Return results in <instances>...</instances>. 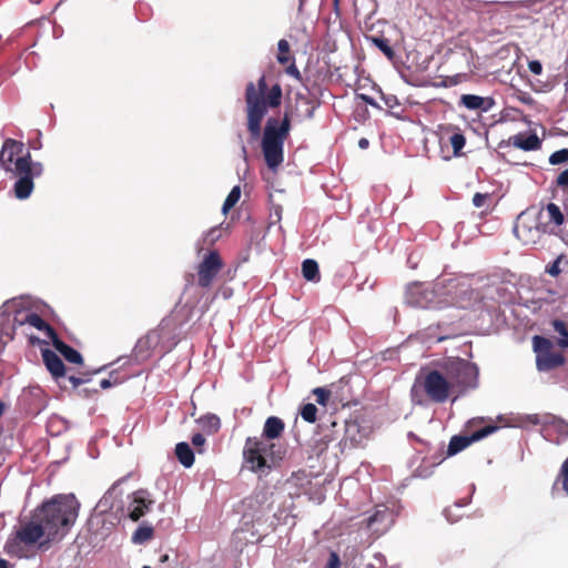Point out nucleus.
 I'll list each match as a JSON object with an SVG mask.
<instances>
[{"label":"nucleus","mask_w":568,"mask_h":568,"mask_svg":"<svg viewBox=\"0 0 568 568\" xmlns=\"http://www.w3.org/2000/svg\"><path fill=\"white\" fill-rule=\"evenodd\" d=\"M0 163L4 171L18 178L13 185L14 196L19 200L28 199L34 187L33 179L43 173V165L33 162L30 152L24 153V144L14 139H7L3 142Z\"/></svg>","instance_id":"1"},{"label":"nucleus","mask_w":568,"mask_h":568,"mask_svg":"<svg viewBox=\"0 0 568 568\" xmlns=\"http://www.w3.org/2000/svg\"><path fill=\"white\" fill-rule=\"evenodd\" d=\"M283 91L278 82L270 83L266 75H261L256 83L248 82L245 87L246 126L251 140L261 136L262 122L270 109L282 104Z\"/></svg>","instance_id":"2"},{"label":"nucleus","mask_w":568,"mask_h":568,"mask_svg":"<svg viewBox=\"0 0 568 568\" xmlns=\"http://www.w3.org/2000/svg\"><path fill=\"white\" fill-rule=\"evenodd\" d=\"M80 503L73 494L55 495L43 501L34 513L48 530V540L42 546L62 540L79 516Z\"/></svg>","instance_id":"3"},{"label":"nucleus","mask_w":568,"mask_h":568,"mask_svg":"<svg viewBox=\"0 0 568 568\" xmlns=\"http://www.w3.org/2000/svg\"><path fill=\"white\" fill-rule=\"evenodd\" d=\"M48 540V530L34 510L31 516L20 519L4 544V551L11 557L31 558L38 550H48L50 546H42Z\"/></svg>","instance_id":"4"},{"label":"nucleus","mask_w":568,"mask_h":568,"mask_svg":"<svg viewBox=\"0 0 568 568\" xmlns=\"http://www.w3.org/2000/svg\"><path fill=\"white\" fill-rule=\"evenodd\" d=\"M291 118L292 112L286 110L282 120L271 116L265 123L261 146L270 169H276L284 160V142L290 135Z\"/></svg>","instance_id":"5"},{"label":"nucleus","mask_w":568,"mask_h":568,"mask_svg":"<svg viewBox=\"0 0 568 568\" xmlns=\"http://www.w3.org/2000/svg\"><path fill=\"white\" fill-rule=\"evenodd\" d=\"M442 368L452 385L453 400L479 385V369L475 363L456 357L447 361Z\"/></svg>","instance_id":"6"},{"label":"nucleus","mask_w":568,"mask_h":568,"mask_svg":"<svg viewBox=\"0 0 568 568\" xmlns=\"http://www.w3.org/2000/svg\"><path fill=\"white\" fill-rule=\"evenodd\" d=\"M532 348L536 353V367L539 372H550L566 363L561 353L552 351L554 344L547 337L535 335L532 337Z\"/></svg>","instance_id":"7"},{"label":"nucleus","mask_w":568,"mask_h":568,"mask_svg":"<svg viewBox=\"0 0 568 568\" xmlns=\"http://www.w3.org/2000/svg\"><path fill=\"white\" fill-rule=\"evenodd\" d=\"M448 382L444 372L433 369L424 375L420 386L429 400L443 404L450 396L454 397L452 385Z\"/></svg>","instance_id":"8"},{"label":"nucleus","mask_w":568,"mask_h":568,"mask_svg":"<svg viewBox=\"0 0 568 568\" xmlns=\"http://www.w3.org/2000/svg\"><path fill=\"white\" fill-rule=\"evenodd\" d=\"M223 268V261L217 251L209 252L197 265V285L210 287Z\"/></svg>","instance_id":"9"},{"label":"nucleus","mask_w":568,"mask_h":568,"mask_svg":"<svg viewBox=\"0 0 568 568\" xmlns=\"http://www.w3.org/2000/svg\"><path fill=\"white\" fill-rule=\"evenodd\" d=\"M498 429V426L496 425H486L481 428H476L470 435H455L450 438L448 448H447V455L454 456L458 454L459 452L467 448L470 444L478 442L488 435L495 433Z\"/></svg>","instance_id":"10"},{"label":"nucleus","mask_w":568,"mask_h":568,"mask_svg":"<svg viewBox=\"0 0 568 568\" xmlns=\"http://www.w3.org/2000/svg\"><path fill=\"white\" fill-rule=\"evenodd\" d=\"M434 298V291L423 283H413L406 288L405 301L413 307L427 308Z\"/></svg>","instance_id":"11"},{"label":"nucleus","mask_w":568,"mask_h":568,"mask_svg":"<svg viewBox=\"0 0 568 568\" xmlns=\"http://www.w3.org/2000/svg\"><path fill=\"white\" fill-rule=\"evenodd\" d=\"M258 437H247L243 449V458L250 470L254 473L263 471L265 468H271V466L266 464L265 458L258 450Z\"/></svg>","instance_id":"12"},{"label":"nucleus","mask_w":568,"mask_h":568,"mask_svg":"<svg viewBox=\"0 0 568 568\" xmlns=\"http://www.w3.org/2000/svg\"><path fill=\"white\" fill-rule=\"evenodd\" d=\"M153 503L154 500L151 498L148 490L140 489L134 491L132 503L129 507V517L133 521H138L150 510Z\"/></svg>","instance_id":"13"},{"label":"nucleus","mask_w":568,"mask_h":568,"mask_svg":"<svg viewBox=\"0 0 568 568\" xmlns=\"http://www.w3.org/2000/svg\"><path fill=\"white\" fill-rule=\"evenodd\" d=\"M277 62L282 65H286L285 72L290 77H293L297 81H302V74L295 64L294 57L291 54L290 43L285 39H281L277 43Z\"/></svg>","instance_id":"14"},{"label":"nucleus","mask_w":568,"mask_h":568,"mask_svg":"<svg viewBox=\"0 0 568 568\" xmlns=\"http://www.w3.org/2000/svg\"><path fill=\"white\" fill-rule=\"evenodd\" d=\"M393 523V511L385 506H378L374 514L367 518V527L375 532H384Z\"/></svg>","instance_id":"15"},{"label":"nucleus","mask_w":568,"mask_h":568,"mask_svg":"<svg viewBox=\"0 0 568 568\" xmlns=\"http://www.w3.org/2000/svg\"><path fill=\"white\" fill-rule=\"evenodd\" d=\"M42 359L50 374L59 379L65 376V366L62 359L51 349H42Z\"/></svg>","instance_id":"16"},{"label":"nucleus","mask_w":568,"mask_h":568,"mask_svg":"<svg viewBox=\"0 0 568 568\" xmlns=\"http://www.w3.org/2000/svg\"><path fill=\"white\" fill-rule=\"evenodd\" d=\"M51 343H52L53 347L69 363L78 364V365L83 363L82 355L77 349H74L73 347L69 346L63 341H61L58 335L51 341Z\"/></svg>","instance_id":"17"},{"label":"nucleus","mask_w":568,"mask_h":568,"mask_svg":"<svg viewBox=\"0 0 568 568\" xmlns=\"http://www.w3.org/2000/svg\"><path fill=\"white\" fill-rule=\"evenodd\" d=\"M509 142L514 146L521 149L524 151H535V150L540 149V146H541V141L535 133H531L527 136H525L521 133L516 134V135L509 138Z\"/></svg>","instance_id":"18"},{"label":"nucleus","mask_w":568,"mask_h":568,"mask_svg":"<svg viewBox=\"0 0 568 568\" xmlns=\"http://www.w3.org/2000/svg\"><path fill=\"white\" fill-rule=\"evenodd\" d=\"M284 429V422L280 417L271 416L265 420L262 437L268 440L280 438Z\"/></svg>","instance_id":"19"},{"label":"nucleus","mask_w":568,"mask_h":568,"mask_svg":"<svg viewBox=\"0 0 568 568\" xmlns=\"http://www.w3.org/2000/svg\"><path fill=\"white\" fill-rule=\"evenodd\" d=\"M22 323H27L32 327L44 332L50 341H52L58 335L55 329L37 313H29Z\"/></svg>","instance_id":"20"},{"label":"nucleus","mask_w":568,"mask_h":568,"mask_svg":"<svg viewBox=\"0 0 568 568\" xmlns=\"http://www.w3.org/2000/svg\"><path fill=\"white\" fill-rule=\"evenodd\" d=\"M175 456L185 468H190L194 464V453L185 442L176 444Z\"/></svg>","instance_id":"21"},{"label":"nucleus","mask_w":568,"mask_h":568,"mask_svg":"<svg viewBox=\"0 0 568 568\" xmlns=\"http://www.w3.org/2000/svg\"><path fill=\"white\" fill-rule=\"evenodd\" d=\"M551 326L559 335L556 341L557 346L560 348H568V322L556 318L551 321Z\"/></svg>","instance_id":"22"},{"label":"nucleus","mask_w":568,"mask_h":568,"mask_svg":"<svg viewBox=\"0 0 568 568\" xmlns=\"http://www.w3.org/2000/svg\"><path fill=\"white\" fill-rule=\"evenodd\" d=\"M196 422L201 428L210 435L217 433L221 427V420L219 416L214 414L201 416Z\"/></svg>","instance_id":"23"},{"label":"nucleus","mask_w":568,"mask_h":568,"mask_svg":"<svg viewBox=\"0 0 568 568\" xmlns=\"http://www.w3.org/2000/svg\"><path fill=\"white\" fill-rule=\"evenodd\" d=\"M302 274L305 280L311 282H320L321 274L318 270V264L315 260L307 258L302 263Z\"/></svg>","instance_id":"24"},{"label":"nucleus","mask_w":568,"mask_h":568,"mask_svg":"<svg viewBox=\"0 0 568 568\" xmlns=\"http://www.w3.org/2000/svg\"><path fill=\"white\" fill-rule=\"evenodd\" d=\"M460 103L469 110H487L485 99L475 94H463L460 97Z\"/></svg>","instance_id":"25"},{"label":"nucleus","mask_w":568,"mask_h":568,"mask_svg":"<svg viewBox=\"0 0 568 568\" xmlns=\"http://www.w3.org/2000/svg\"><path fill=\"white\" fill-rule=\"evenodd\" d=\"M449 143L453 148L454 156H460L463 154L462 150L466 144V138L458 129H456L449 136Z\"/></svg>","instance_id":"26"},{"label":"nucleus","mask_w":568,"mask_h":568,"mask_svg":"<svg viewBox=\"0 0 568 568\" xmlns=\"http://www.w3.org/2000/svg\"><path fill=\"white\" fill-rule=\"evenodd\" d=\"M154 529L151 526H140L132 536L134 544H144L153 538Z\"/></svg>","instance_id":"27"},{"label":"nucleus","mask_w":568,"mask_h":568,"mask_svg":"<svg viewBox=\"0 0 568 568\" xmlns=\"http://www.w3.org/2000/svg\"><path fill=\"white\" fill-rule=\"evenodd\" d=\"M241 197V187L239 185H235L229 195L226 196L223 206L222 212L226 214L235 204L239 202Z\"/></svg>","instance_id":"28"},{"label":"nucleus","mask_w":568,"mask_h":568,"mask_svg":"<svg viewBox=\"0 0 568 568\" xmlns=\"http://www.w3.org/2000/svg\"><path fill=\"white\" fill-rule=\"evenodd\" d=\"M546 211L549 217V221L552 222L555 225L560 226L564 221V214L560 210V207L555 203H549L546 206Z\"/></svg>","instance_id":"29"},{"label":"nucleus","mask_w":568,"mask_h":568,"mask_svg":"<svg viewBox=\"0 0 568 568\" xmlns=\"http://www.w3.org/2000/svg\"><path fill=\"white\" fill-rule=\"evenodd\" d=\"M258 446H260L258 450L261 452V454L263 455L265 460L267 462L268 459H271V462H274V459H275V452H274L275 444L271 443L268 439H265V438L261 437Z\"/></svg>","instance_id":"30"},{"label":"nucleus","mask_w":568,"mask_h":568,"mask_svg":"<svg viewBox=\"0 0 568 568\" xmlns=\"http://www.w3.org/2000/svg\"><path fill=\"white\" fill-rule=\"evenodd\" d=\"M300 414L305 422L313 424L317 419V407L312 403H307L301 407Z\"/></svg>","instance_id":"31"},{"label":"nucleus","mask_w":568,"mask_h":568,"mask_svg":"<svg viewBox=\"0 0 568 568\" xmlns=\"http://www.w3.org/2000/svg\"><path fill=\"white\" fill-rule=\"evenodd\" d=\"M374 44L389 59L392 60L395 57V52L389 44V40L381 37V38H373Z\"/></svg>","instance_id":"32"},{"label":"nucleus","mask_w":568,"mask_h":568,"mask_svg":"<svg viewBox=\"0 0 568 568\" xmlns=\"http://www.w3.org/2000/svg\"><path fill=\"white\" fill-rule=\"evenodd\" d=\"M296 101L297 102H302L303 104L306 105V110H305V112L303 114V118L304 119H312L313 115H314V111H315V105L312 102V100L308 99L307 97L301 94V93H297L296 94Z\"/></svg>","instance_id":"33"},{"label":"nucleus","mask_w":568,"mask_h":568,"mask_svg":"<svg viewBox=\"0 0 568 568\" xmlns=\"http://www.w3.org/2000/svg\"><path fill=\"white\" fill-rule=\"evenodd\" d=\"M568 162V149H560L549 156V163L551 165H558Z\"/></svg>","instance_id":"34"},{"label":"nucleus","mask_w":568,"mask_h":568,"mask_svg":"<svg viewBox=\"0 0 568 568\" xmlns=\"http://www.w3.org/2000/svg\"><path fill=\"white\" fill-rule=\"evenodd\" d=\"M564 258V254L558 255L557 258L551 264L547 265L546 272L552 277L559 276L561 273L560 263Z\"/></svg>","instance_id":"35"},{"label":"nucleus","mask_w":568,"mask_h":568,"mask_svg":"<svg viewBox=\"0 0 568 568\" xmlns=\"http://www.w3.org/2000/svg\"><path fill=\"white\" fill-rule=\"evenodd\" d=\"M313 394L315 395L316 402L320 405L326 406L331 396V392L328 389L323 387H316L313 389Z\"/></svg>","instance_id":"36"},{"label":"nucleus","mask_w":568,"mask_h":568,"mask_svg":"<svg viewBox=\"0 0 568 568\" xmlns=\"http://www.w3.org/2000/svg\"><path fill=\"white\" fill-rule=\"evenodd\" d=\"M90 376H91V374H89V373H81L80 376H74V375L69 376V381L72 384V387L77 388L80 385L90 382V379H91Z\"/></svg>","instance_id":"37"},{"label":"nucleus","mask_w":568,"mask_h":568,"mask_svg":"<svg viewBox=\"0 0 568 568\" xmlns=\"http://www.w3.org/2000/svg\"><path fill=\"white\" fill-rule=\"evenodd\" d=\"M556 186L561 191H568V169L564 170L555 181Z\"/></svg>","instance_id":"38"},{"label":"nucleus","mask_w":568,"mask_h":568,"mask_svg":"<svg viewBox=\"0 0 568 568\" xmlns=\"http://www.w3.org/2000/svg\"><path fill=\"white\" fill-rule=\"evenodd\" d=\"M489 200V194L487 193H475L473 196V204L476 207H483L486 205L487 201Z\"/></svg>","instance_id":"39"},{"label":"nucleus","mask_w":568,"mask_h":568,"mask_svg":"<svg viewBox=\"0 0 568 568\" xmlns=\"http://www.w3.org/2000/svg\"><path fill=\"white\" fill-rule=\"evenodd\" d=\"M339 567H341L339 556L335 551H332L329 554L328 561H327L325 568H339Z\"/></svg>","instance_id":"40"},{"label":"nucleus","mask_w":568,"mask_h":568,"mask_svg":"<svg viewBox=\"0 0 568 568\" xmlns=\"http://www.w3.org/2000/svg\"><path fill=\"white\" fill-rule=\"evenodd\" d=\"M528 69L531 73L539 75L542 72V65L538 60H531L528 62Z\"/></svg>","instance_id":"41"},{"label":"nucleus","mask_w":568,"mask_h":568,"mask_svg":"<svg viewBox=\"0 0 568 568\" xmlns=\"http://www.w3.org/2000/svg\"><path fill=\"white\" fill-rule=\"evenodd\" d=\"M192 444L197 448L199 453H202L200 447L205 444V437L202 434L196 433L192 436Z\"/></svg>","instance_id":"42"},{"label":"nucleus","mask_w":568,"mask_h":568,"mask_svg":"<svg viewBox=\"0 0 568 568\" xmlns=\"http://www.w3.org/2000/svg\"><path fill=\"white\" fill-rule=\"evenodd\" d=\"M384 102H385V105L388 108V109H396L398 108L400 104L397 100V98L395 95H387V97H384Z\"/></svg>","instance_id":"43"},{"label":"nucleus","mask_w":568,"mask_h":568,"mask_svg":"<svg viewBox=\"0 0 568 568\" xmlns=\"http://www.w3.org/2000/svg\"><path fill=\"white\" fill-rule=\"evenodd\" d=\"M113 374H114V372L111 373L110 377H112ZM118 383H119L118 378H115L113 382L111 381V378H103L100 382V387L103 388V389H106V388H109L112 385L118 384Z\"/></svg>","instance_id":"44"},{"label":"nucleus","mask_w":568,"mask_h":568,"mask_svg":"<svg viewBox=\"0 0 568 568\" xmlns=\"http://www.w3.org/2000/svg\"><path fill=\"white\" fill-rule=\"evenodd\" d=\"M484 422L483 418H473L470 419L467 425H466V428L467 429H473V428H476L479 424H481Z\"/></svg>","instance_id":"45"},{"label":"nucleus","mask_w":568,"mask_h":568,"mask_svg":"<svg viewBox=\"0 0 568 568\" xmlns=\"http://www.w3.org/2000/svg\"><path fill=\"white\" fill-rule=\"evenodd\" d=\"M560 474L564 478L568 477V456L567 459L561 465Z\"/></svg>","instance_id":"46"},{"label":"nucleus","mask_w":568,"mask_h":568,"mask_svg":"<svg viewBox=\"0 0 568 568\" xmlns=\"http://www.w3.org/2000/svg\"><path fill=\"white\" fill-rule=\"evenodd\" d=\"M523 229H525V226H524V225H520L519 223H517V224L515 225V227H514V232L516 233L517 237H518V239H520V240H524V239L521 237V234H520V232H521V230H523Z\"/></svg>","instance_id":"47"},{"label":"nucleus","mask_w":568,"mask_h":568,"mask_svg":"<svg viewBox=\"0 0 568 568\" xmlns=\"http://www.w3.org/2000/svg\"><path fill=\"white\" fill-rule=\"evenodd\" d=\"M369 145V141L366 139V138H362L359 141H358V146L361 149H367Z\"/></svg>","instance_id":"48"},{"label":"nucleus","mask_w":568,"mask_h":568,"mask_svg":"<svg viewBox=\"0 0 568 568\" xmlns=\"http://www.w3.org/2000/svg\"><path fill=\"white\" fill-rule=\"evenodd\" d=\"M0 568H11V566L6 559L0 558Z\"/></svg>","instance_id":"49"},{"label":"nucleus","mask_w":568,"mask_h":568,"mask_svg":"<svg viewBox=\"0 0 568 568\" xmlns=\"http://www.w3.org/2000/svg\"><path fill=\"white\" fill-rule=\"evenodd\" d=\"M564 490L568 494V477L562 479Z\"/></svg>","instance_id":"50"},{"label":"nucleus","mask_w":568,"mask_h":568,"mask_svg":"<svg viewBox=\"0 0 568 568\" xmlns=\"http://www.w3.org/2000/svg\"><path fill=\"white\" fill-rule=\"evenodd\" d=\"M4 412V404L0 400V417L2 416Z\"/></svg>","instance_id":"51"},{"label":"nucleus","mask_w":568,"mask_h":568,"mask_svg":"<svg viewBox=\"0 0 568 568\" xmlns=\"http://www.w3.org/2000/svg\"><path fill=\"white\" fill-rule=\"evenodd\" d=\"M242 153H243V156L246 159L247 151H246L245 145H242Z\"/></svg>","instance_id":"52"},{"label":"nucleus","mask_w":568,"mask_h":568,"mask_svg":"<svg viewBox=\"0 0 568 568\" xmlns=\"http://www.w3.org/2000/svg\"><path fill=\"white\" fill-rule=\"evenodd\" d=\"M168 559H169V556H168V555H163V556L161 557V561H162V562L166 561Z\"/></svg>","instance_id":"53"},{"label":"nucleus","mask_w":568,"mask_h":568,"mask_svg":"<svg viewBox=\"0 0 568 568\" xmlns=\"http://www.w3.org/2000/svg\"><path fill=\"white\" fill-rule=\"evenodd\" d=\"M102 368H99V369H95L94 372H92V374H97V373H100Z\"/></svg>","instance_id":"54"},{"label":"nucleus","mask_w":568,"mask_h":568,"mask_svg":"<svg viewBox=\"0 0 568 568\" xmlns=\"http://www.w3.org/2000/svg\"><path fill=\"white\" fill-rule=\"evenodd\" d=\"M369 104H374L372 99L366 100Z\"/></svg>","instance_id":"55"},{"label":"nucleus","mask_w":568,"mask_h":568,"mask_svg":"<svg viewBox=\"0 0 568 568\" xmlns=\"http://www.w3.org/2000/svg\"><path fill=\"white\" fill-rule=\"evenodd\" d=\"M565 87H566V89L568 90V78H567V81H566V83H565Z\"/></svg>","instance_id":"56"},{"label":"nucleus","mask_w":568,"mask_h":568,"mask_svg":"<svg viewBox=\"0 0 568 568\" xmlns=\"http://www.w3.org/2000/svg\"><path fill=\"white\" fill-rule=\"evenodd\" d=\"M142 568H151L150 566H143Z\"/></svg>","instance_id":"57"}]
</instances>
